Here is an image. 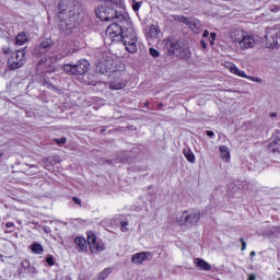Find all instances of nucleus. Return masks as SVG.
<instances>
[{
    "label": "nucleus",
    "instance_id": "1",
    "mask_svg": "<svg viewBox=\"0 0 280 280\" xmlns=\"http://www.w3.org/2000/svg\"><path fill=\"white\" fill-rule=\"evenodd\" d=\"M101 5L96 9V16L101 21H115L109 24L105 32V43L122 42L126 51L137 54V32L132 22L126 15L118 13L117 8H124L121 0H100Z\"/></svg>",
    "mask_w": 280,
    "mask_h": 280
},
{
    "label": "nucleus",
    "instance_id": "2",
    "mask_svg": "<svg viewBox=\"0 0 280 280\" xmlns=\"http://www.w3.org/2000/svg\"><path fill=\"white\" fill-rule=\"evenodd\" d=\"M52 47L54 40L46 38L33 51L34 56H37V58L44 56L37 65V71L43 75L44 82H47L48 80L47 74L45 73L51 74L56 72V61L58 60V57L54 56Z\"/></svg>",
    "mask_w": 280,
    "mask_h": 280
},
{
    "label": "nucleus",
    "instance_id": "3",
    "mask_svg": "<svg viewBox=\"0 0 280 280\" xmlns=\"http://www.w3.org/2000/svg\"><path fill=\"white\" fill-rule=\"evenodd\" d=\"M59 27L65 34H72L73 30L80 27V13L71 0H60L58 8Z\"/></svg>",
    "mask_w": 280,
    "mask_h": 280
},
{
    "label": "nucleus",
    "instance_id": "4",
    "mask_svg": "<svg viewBox=\"0 0 280 280\" xmlns=\"http://www.w3.org/2000/svg\"><path fill=\"white\" fill-rule=\"evenodd\" d=\"M74 244H77V248L80 253H84V250H86L88 244L91 253H102V250H104V243L97 240V236H95V233L93 232H88V241L82 236L75 237Z\"/></svg>",
    "mask_w": 280,
    "mask_h": 280
},
{
    "label": "nucleus",
    "instance_id": "5",
    "mask_svg": "<svg viewBox=\"0 0 280 280\" xmlns=\"http://www.w3.org/2000/svg\"><path fill=\"white\" fill-rule=\"evenodd\" d=\"M200 221V211L188 210L184 211L179 219H177V224L180 226H194Z\"/></svg>",
    "mask_w": 280,
    "mask_h": 280
},
{
    "label": "nucleus",
    "instance_id": "6",
    "mask_svg": "<svg viewBox=\"0 0 280 280\" xmlns=\"http://www.w3.org/2000/svg\"><path fill=\"white\" fill-rule=\"evenodd\" d=\"M89 62L86 60H79L75 65H65L62 70L70 75H84L89 71Z\"/></svg>",
    "mask_w": 280,
    "mask_h": 280
},
{
    "label": "nucleus",
    "instance_id": "7",
    "mask_svg": "<svg viewBox=\"0 0 280 280\" xmlns=\"http://www.w3.org/2000/svg\"><path fill=\"white\" fill-rule=\"evenodd\" d=\"M10 69H21L25 65V48L22 50H15L8 59Z\"/></svg>",
    "mask_w": 280,
    "mask_h": 280
},
{
    "label": "nucleus",
    "instance_id": "8",
    "mask_svg": "<svg viewBox=\"0 0 280 280\" xmlns=\"http://www.w3.org/2000/svg\"><path fill=\"white\" fill-rule=\"evenodd\" d=\"M225 69H228V71H230V73H232L233 75H237L238 78H245L246 80H250V82H257V84L264 83V79H261L259 77L247 75L246 72L244 70H241L240 68H237V66H235V63H231V62L225 63Z\"/></svg>",
    "mask_w": 280,
    "mask_h": 280
},
{
    "label": "nucleus",
    "instance_id": "9",
    "mask_svg": "<svg viewBox=\"0 0 280 280\" xmlns=\"http://www.w3.org/2000/svg\"><path fill=\"white\" fill-rule=\"evenodd\" d=\"M168 51L177 56V58H189L190 52L187 48L183 47L176 39L167 42Z\"/></svg>",
    "mask_w": 280,
    "mask_h": 280
},
{
    "label": "nucleus",
    "instance_id": "10",
    "mask_svg": "<svg viewBox=\"0 0 280 280\" xmlns=\"http://www.w3.org/2000/svg\"><path fill=\"white\" fill-rule=\"evenodd\" d=\"M177 21L184 23V25H188L194 34H200L202 32V23L196 18L177 16Z\"/></svg>",
    "mask_w": 280,
    "mask_h": 280
},
{
    "label": "nucleus",
    "instance_id": "11",
    "mask_svg": "<svg viewBox=\"0 0 280 280\" xmlns=\"http://www.w3.org/2000/svg\"><path fill=\"white\" fill-rule=\"evenodd\" d=\"M256 43L257 42L255 40V35L249 34L248 32L245 31V34L243 35V37L241 38L236 47L242 51H245L246 49H253Z\"/></svg>",
    "mask_w": 280,
    "mask_h": 280
},
{
    "label": "nucleus",
    "instance_id": "12",
    "mask_svg": "<svg viewBox=\"0 0 280 280\" xmlns=\"http://www.w3.org/2000/svg\"><path fill=\"white\" fill-rule=\"evenodd\" d=\"M267 47L273 48L279 45V31L269 28L266 34Z\"/></svg>",
    "mask_w": 280,
    "mask_h": 280
},
{
    "label": "nucleus",
    "instance_id": "13",
    "mask_svg": "<svg viewBox=\"0 0 280 280\" xmlns=\"http://www.w3.org/2000/svg\"><path fill=\"white\" fill-rule=\"evenodd\" d=\"M246 31L237 28V27H232L229 32V36L232 40V43L235 44V47H237L238 43L242 40L244 34Z\"/></svg>",
    "mask_w": 280,
    "mask_h": 280
},
{
    "label": "nucleus",
    "instance_id": "14",
    "mask_svg": "<svg viewBox=\"0 0 280 280\" xmlns=\"http://www.w3.org/2000/svg\"><path fill=\"white\" fill-rule=\"evenodd\" d=\"M152 257V253L150 252H140L132 256L131 261L132 264H136L137 266H141L143 261H148Z\"/></svg>",
    "mask_w": 280,
    "mask_h": 280
},
{
    "label": "nucleus",
    "instance_id": "15",
    "mask_svg": "<svg viewBox=\"0 0 280 280\" xmlns=\"http://www.w3.org/2000/svg\"><path fill=\"white\" fill-rule=\"evenodd\" d=\"M194 264L195 266H197V268H199V270H205V271L211 270V264L207 262L202 258H195Z\"/></svg>",
    "mask_w": 280,
    "mask_h": 280
},
{
    "label": "nucleus",
    "instance_id": "16",
    "mask_svg": "<svg viewBox=\"0 0 280 280\" xmlns=\"http://www.w3.org/2000/svg\"><path fill=\"white\" fill-rule=\"evenodd\" d=\"M219 150H220V156L222 161H225V163H229V161H231V149H229V147L226 145H220Z\"/></svg>",
    "mask_w": 280,
    "mask_h": 280
},
{
    "label": "nucleus",
    "instance_id": "17",
    "mask_svg": "<svg viewBox=\"0 0 280 280\" xmlns=\"http://www.w3.org/2000/svg\"><path fill=\"white\" fill-rule=\"evenodd\" d=\"M124 86H126V82L121 79L112 81L109 83V89H112L114 91H119V90L124 89Z\"/></svg>",
    "mask_w": 280,
    "mask_h": 280
},
{
    "label": "nucleus",
    "instance_id": "18",
    "mask_svg": "<svg viewBox=\"0 0 280 280\" xmlns=\"http://www.w3.org/2000/svg\"><path fill=\"white\" fill-rule=\"evenodd\" d=\"M184 156L189 163H196V154H194V151L191 149H184Z\"/></svg>",
    "mask_w": 280,
    "mask_h": 280
},
{
    "label": "nucleus",
    "instance_id": "19",
    "mask_svg": "<svg viewBox=\"0 0 280 280\" xmlns=\"http://www.w3.org/2000/svg\"><path fill=\"white\" fill-rule=\"evenodd\" d=\"M269 150L273 152V154H280V139L277 138L272 141V143L269 144Z\"/></svg>",
    "mask_w": 280,
    "mask_h": 280
},
{
    "label": "nucleus",
    "instance_id": "20",
    "mask_svg": "<svg viewBox=\"0 0 280 280\" xmlns=\"http://www.w3.org/2000/svg\"><path fill=\"white\" fill-rule=\"evenodd\" d=\"M25 43H27V36L25 35V33H20L15 37V45H19L21 47V46L25 45Z\"/></svg>",
    "mask_w": 280,
    "mask_h": 280
},
{
    "label": "nucleus",
    "instance_id": "21",
    "mask_svg": "<svg viewBox=\"0 0 280 280\" xmlns=\"http://www.w3.org/2000/svg\"><path fill=\"white\" fill-rule=\"evenodd\" d=\"M32 253H34L35 255H43L45 248H43V245L38 244V243H34L31 247Z\"/></svg>",
    "mask_w": 280,
    "mask_h": 280
},
{
    "label": "nucleus",
    "instance_id": "22",
    "mask_svg": "<svg viewBox=\"0 0 280 280\" xmlns=\"http://www.w3.org/2000/svg\"><path fill=\"white\" fill-rule=\"evenodd\" d=\"M113 272L112 268H105L100 275H98V280H105L108 278V275Z\"/></svg>",
    "mask_w": 280,
    "mask_h": 280
},
{
    "label": "nucleus",
    "instance_id": "23",
    "mask_svg": "<svg viewBox=\"0 0 280 280\" xmlns=\"http://www.w3.org/2000/svg\"><path fill=\"white\" fill-rule=\"evenodd\" d=\"M46 163H49L50 165H58L60 163L59 156H49L46 159Z\"/></svg>",
    "mask_w": 280,
    "mask_h": 280
},
{
    "label": "nucleus",
    "instance_id": "24",
    "mask_svg": "<svg viewBox=\"0 0 280 280\" xmlns=\"http://www.w3.org/2000/svg\"><path fill=\"white\" fill-rule=\"evenodd\" d=\"M131 7L133 12H139V10H141V2H137L136 0H132Z\"/></svg>",
    "mask_w": 280,
    "mask_h": 280
},
{
    "label": "nucleus",
    "instance_id": "25",
    "mask_svg": "<svg viewBox=\"0 0 280 280\" xmlns=\"http://www.w3.org/2000/svg\"><path fill=\"white\" fill-rule=\"evenodd\" d=\"M218 38V34L215 33H210V38L208 37V40H210V45L214 46L215 45V39Z\"/></svg>",
    "mask_w": 280,
    "mask_h": 280
},
{
    "label": "nucleus",
    "instance_id": "26",
    "mask_svg": "<svg viewBox=\"0 0 280 280\" xmlns=\"http://www.w3.org/2000/svg\"><path fill=\"white\" fill-rule=\"evenodd\" d=\"M150 34L151 36H153V38H156V36H159V28L154 25L151 26V30H150Z\"/></svg>",
    "mask_w": 280,
    "mask_h": 280
},
{
    "label": "nucleus",
    "instance_id": "27",
    "mask_svg": "<svg viewBox=\"0 0 280 280\" xmlns=\"http://www.w3.org/2000/svg\"><path fill=\"white\" fill-rule=\"evenodd\" d=\"M120 231H121L122 233H126V231H128V222H127V221H122V222L120 223Z\"/></svg>",
    "mask_w": 280,
    "mask_h": 280
},
{
    "label": "nucleus",
    "instance_id": "28",
    "mask_svg": "<svg viewBox=\"0 0 280 280\" xmlns=\"http://www.w3.org/2000/svg\"><path fill=\"white\" fill-rule=\"evenodd\" d=\"M46 262L48 264V266H56V261L54 260V256H47L46 258Z\"/></svg>",
    "mask_w": 280,
    "mask_h": 280
},
{
    "label": "nucleus",
    "instance_id": "29",
    "mask_svg": "<svg viewBox=\"0 0 280 280\" xmlns=\"http://www.w3.org/2000/svg\"><path fill=\"white\" fill-rule=\"evenodd\" d=\"M149 52L150 55L153 57V58H159L160 54H159V50L154 49V48H150L149 49Z\"/></svg>",
    "mask_w": 280,
    "mask_h": 280
},
{
    "label": "nucleus",
    "instance_id": "30",
    "mask_svg": "<svg viewBox=\"0 0 280 280\" xmlns=\"http://www.w3.org/2000/svg\"><path fill=\"white\" fill-rule=\"evenodd\" d=\"M280 11V5L279 4H275L270 7V12H279Z\"/></svg>",
    "mask_w": 280,
    "mask_h": 280
},
{
    "label": "nucleus",
    "instance_id": "31",
    "mask_svg": "<svg viewBox=\"0 0 280 280\" xmlns=\"http://www.w3.org/2000/svg\"><path fill=\"white\" fill-rule=\"evenodd\" d=\"M58 145H65L67 143V138L56 139Z\"/></svg>",
    "mask_w": 280,
    "mask_h": 280
},
{
    "label": "nucleus",
    "instance_id": "32",
    "mask_svg": "<svg viewBox=\"0 0 280 280\" xmlns=\"http://www.w3.org/2000/svg\"><path fill=\"white\" fill-rule=\"evenodd\" d=\"M202 38L206 39V40H209V32L207 30L203 31Z\"/></svg>",
    "mask_w": 280,
    "mask_h": 280
},
{
    "label": "nucleus",
    "instance_id": "33",
    "mask_svg": "<svg viewBox=\"0 0 280 280\" xmlns=\"http://www.w3.org/2000/svg\"><path fill=\"white\" fill-rule=\"evenodd\" d=\"M241 244H242L241 250H246V242L244 241V238H241Z\"/></svg>",
    "mask_w": 280,
    "mask_h": 280
},
{
    "label": "nucleus",
    "instance_id": "34",
    "mask_svg": "<svg viewBox=\"0 0 280 280\" xmlns=\"http://www.w3.org/2000/svg\"><path fill=\"white\" fill-rule=\"evenodd\" d=\"M200 45L202 49H207V39H201Z\"/></svg>",
    "mask_w": 280,
    "mask_h": 280
},
{
    "label": "nucleus",
    "instance_id": "35",
    "mask_svg": "<svg viewBox=\"0 0 280 280\" xmlns=\"http://www.w3.org/2000/svg\"><path fill=\"white\" fill-rule=\"evenodd\" d=\"M206 135H207V137H210V138H213V137H215V132H213V131H206Z\"/></svg>",
    "mask_w": 280,
    "mask_h": 280
},
{
    "label": "nucleus",
    "instance_id": "36",
    "mask_svg": "<svg viewBox=\"0 0 280 280\" xmlns=\"http://www.w3.org/2000/svg\"><path fill=\"white\" fill-rule=\"evenodd\" d=\"M72 201L74 202V205H81V201L78 197H73Z\"/></svg>",
    "mask_w": 280,
    "mask_h": 280
},
{
    "label": "nucleus",
    "instance_id": "37",
    "mask_svg": "<svg viewBox=\"0 0 280 280\" xmlns=\"http://www.w3.org/2000/svg\"><path fill=\"white\" fill-rule=\"evenodd\" d=\"M7 229H12L14 226V222H7Z\"/></svg>",
    "mask_w": 280,
    "mask_h": 280
},
{
    "label": "nucleus",
    "instance_id": "38",
    "mask_svg": "<svg viewBox=\"0 0 280 280\" xmlns=\"http://www.w3.org/2000/svg\"><path fill=\"white\" fill-rule=\"evenodd\" d=\"M248 280H257V277L255 273L249 275Z\"/></svg>",
    "mask_w": 280,
    "mask_h": 280
},
{
    "label": "nucleus",
    "instance_id": "39",
    "mask_svg": "<svg viewBox=\"0 0 280 280\" xmlns=\"http://www.w3.org/2000/svg\"><path fill=\"white\" fill-rule=\"evenodd\" d=\"M3 51L5 55H8V54H10L11 50H10V48H3Z\"/></svg>",
    "mask_w": 280,
    "mask_h": 280
},
{
    "label": "nucleus",
    "instance_id": "40",
    "mask_svg": "<svg viewBox=\"0 0 280 280\" xmlns=\"http://www.w3.org/2000/svg\"><path fill=\"white\" fill-rule=\"evenodd\" d=\"M269 117H271V118L277 117V113H270V114H269Z\"/></svg>",
    "mask_w": 280,
    "mask_h": 280
},
{
    "label": "nucleus",
    "instance_id": "41",
    "mask_svg": "<svg viewBox=\"0 0 280 280\" xmlns=\"http://www.w3.org/2000/svg\"><path fill=\"white\" fill-rule=\"evenodd\" d=\"M44 231H45L46 233H49V228H44Z\"/></svg>",
    "mask_w": 280,
    "mask_h": 280
},
{
    "label": "nucleus",
    "instance_id": "42",
    "mask_svg": "<svg viewBox=\"0 0 280 280\" xmlns=\"http://www.w3.org/2000/svg\"><path fill=\"white\" fill-rule=\"evenodd\" d=\"M256 253L255 252H250V257H255Z\"/></svg>",
    "mask_w": 280,
    "mask_h": 280
},
{
    "label": "nucleus",
    "instance_id": "43",
    "mask_svg": "<svg viewBox=\"0 0 280 280\" xmlns=\"http://www.w3.org/2000/svg\"><path fill=\"white\" fill-rule=\"evenodd\" d=\"M0 156H3V153H2V152H0Z\"/></svg>",
    "mask_w": 280,
    "mask_h": 280
},
{
    "label": "nucleus",
    "instance_id": "44",
    "mask_svg": "<svg viewBox=\"0 0 280 280\" xmlns=\"http://www.w3.org/2000/svg\"><path fill=\"white\" fill-rule=\"evenodd\" d=\"M89 84H94L95 85V83H89Z\"/></svg>",
    "mask_w": 280,
    "mask_h": 280
},
{
    "label": "nucleus",
    "instance_id": "45",
    "mask_svg": "<svg viewBox=\"0 0 280 280\" xmlns=\"http://www.w3.org/2000/svg\"><path fill=\"white\" fill-rule=\"evenodd\" d=\"M280 280V279H279Z\"/></svg>",
    "mask_w": 280,
    "mask_h": 280
}]
</instances>
